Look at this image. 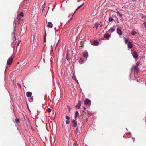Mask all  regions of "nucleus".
Listing matches in <instances>:
<instances>
[{
    "mask_svg": "<svg viewBox=\"0 0 146 146\" xmlns=\"http://www.w3.org/2000/svg\"><path fill=\"white\" fill-rule=\"evenodd\" d=\"M79 114V113L78 111H76L75 113V118H76L77 117V116Z\"/></svg>",
    "mask_w": 146,
    "mask_h": 146,
    "instance_id": "20",
    "label": "nucleus"
},
{
    "mask_svg": "<svg viewBox=\"0 0 146 146\" xmlns=\"http://www.w3.org/2000/svg\"><path fill=\"white\" fill-rule=\"evenodd\" d=\"M32 94V93L31 92H28L26 93L27 96L28 97H31V96Z\"/></svg>",
    "mask_w": 146,
    "mask_h": 146,
    "instance_id": "14",
    "label": "nucleus"
},
{
    "mask_svg": "<svg viewBox=\"0 0 146 146\" xmlns=\"http://www.w3.org/2000/svg\"><path fill=\"white\" fill-rule=\"evenodd\" d=\"M132 69H133L136 72H138L139 70V68H138V67L137 66H135L134 65L132 67Z\"/></svg>",
    "mask_w": 146,
    "mask_h": 146,
    "instance_id": "6",
    "label": "nucleus"
},
{
    "mask_svg": "<svg viewBox=\"0 0 146 146\" xmlns=\"http://www.w3.org/2000/svg\"><path fill=\"white\" fill-rule=\"evenodd\" d=\"M132 55L135 59L137 58L138 56V54L137 52L135 51H133L132 52Z\"/></svg>",
    "mask_w": 146,
    "mask_h": 146,
    "instance_id": "2",
    "label": "nucleus"
},
{
    "mask_svg": "<svg viewBox=\"0 0 146 146\" xmlns=\"http://www.w3.org/2000/svg\"><path fill=\"white\" fill-rule=\"evenodd\" d=\"M88 56V53L87 52H85L83 53V56L85 58H86Z\"/></svg>",
    "mask_w": 146,
    "mask_h": 146,
    "instance_id": "15",
    "label": "nucleus"
},
{
    "mask_svg": "<svg viewBox=\"0 0 146 146\" xmlns=\"http://www.w3.org/2000/svg\"><path fill=\"white\" fill-rule=\"evenodd\" d=\"M17 84H18V85H19V86H20V85L19 84V83H17Z\"/></svg>",
    "mask_w": 146,
    "mask_h": 146,
    "instance_id": "40",
    "label": "nucleus"
},
{
    "mask_svg": "<svg viewBox=\"0 0 146 146\" xmlns=\"http://www.w3.org/2000/svg\"><path fill=\"white\" fill-rule=\"evenodd\" d=\"M15 121L16 123H18L20 122L19 119L18 118H16V119H15Z\"/></svg>",
    "mask_w": 146,
    "mask_h": 146,
    "instance_id": "23",
    "label": "nucleus"
},
{
    "mask_svg": "<svg viewBox=\"0 0 146 146\" xmlns=\"http://www.w3.org/2000/svg\"><path fill=\"white\" fill-rule=\"evenodd\" d=\"M14 38H15V40H16V38H15V36H14Z\"/></svg>",
    "mask_w": 146,
    "mask_h": 146,
    "instance_id": "39",
    "label": "nucleus"
},
{
    "mask_svg": "<svg viewBox=\"0 0 146 146\" xmlns=\"http://www.w3.org/2000/svg\"><path fill=\"white\" fill-rule=\"evenodd\" d=\"M66 58L67 60H70V58L69 57L68 54V53H67V54L66 56Z\"/></svg>",
    "mask_w": 146,
    "mask_h": 146,
    "instance_id": "22",
    "label": "nucleus"
},
{
    "mask_svg": "<svg viewBox=\"0 0 146 146\" xmlns=\"http://www.w3.org/2000/svg\"><path fill=\"white\" fill-rule=\"evenodd\" d=\"M84 62V60L82 59V58L80 59L79 60V62L80 64H82Z\"/></svg>",
    "mask_w": 146,
    "mask_h": 146,
    "instance_id": "17",
    "label": "nucleus"
},
{
    "mask_svg": "<svg viewBox=\"0 0 146 146\" xmlns=\"http://www.w3.org/2000/svg\"><path fill=\"white\" fill-rule=\"evenodd\" d=\"M74 146H78V144L76 142V143H75V145H74Z\"/></svg>",
    "mask_w": 146,
    "mask_h": 146,
    "instance_id": "35",
    "label": "nucleus"
},
{
    "mask_svg": "<svg viewBox=\"0 0 146 146\" xmlns=\"http://www.w3.org/2000/svg\"><path fill=\"white\" fill-rule=\"evenodd\" d=\"M139 64H140V62L139 61L137 62L136 64V66H137V67H138V66L139 65Z\"/></svg>",
    "mask_w": 146,
    "mask_h": 146,
    "instance_id": "30",
    "label": "nucleus"
},
{
    "mask_svg": "<svg viewBox=\"0 0 146 146\" xmlns=\"http://www.w3.org/2000/svg\"><path fill=\"white\" fill-rule=\"evenodd\" d=\"M84 103L86 105H87L88 106H90L91 104V101L88 99H86L84 102Z\"/></svg>",
    "mask_w": 146,
    "mask_h": 146,
    "instance_id": "1",
    "label": "nucleus"
},
{
    "mask_svg": "<svg viewBox=\"0 0 146 146\" xmlns=\"http://www.w3.org/2000/svg\"><path fill=\"white\" fill-rule=\"evenodd\" d=\"M74 15H73V14L72 16V17H71V18H70V19L69 20L68 22H70L72 19Z\"/></svg>",
    "mask_w": 146,
    "mask_h": 146,
    "instance_id": "32",
    "label": "nucleus"
},
{
    "mask_svg": "<svg viewBox=\"0 0 146 146\" xmlns=\"http://www.w3.org/2000/svg\"><path fill=\"white\" fill-rule=\"evenodd\" d=\"M24 15L23 13L22 12H21L19 15V16L23 17Z\"/></svg>",
    "mask_w": 146,
    "mask_h": 146,
    "instance_id": "25",
    "label": "nucleus"
},
{
    "mask_svg": "<svg viewBox=\"0 0 146 146\" xmlns=\"http://www.w3.org/2000/svg\"><path fill=\"white\" fill-rule=\"evenodd\" d=\"M109 31L111 32H112L113 31H115L114 28H113V27L111 28L109 30Z\"/></svg>",
    "mask_w": 146,
    "mask_h": 146,
    "instance_id": "19",
    "label": "nucleus"
},
{
    "mask_svg": "<svg viewBox=\"0 0 146 146\" xmlns=\"http://www.w3.org/2000/svg\"><path fill=\"white\" fill-rule=\"evenodd\" d=\"M86 121H88V118H86Z\"/></svg>",
    "mask_w": 146,
    "mask_h": 146,
    "instance_id": "42",
    "label": "nucleus"
},
{
    "mask_svg": "<svg viewBox=\"0 0 146 146\" xmlns=\"http://www.w3.org/2000/svg\"><path fill=\"white\" fill-rule=\"evenodd\" d=\"M137 33L135 31H133L131 33V34L133 35H134L137 34Z\"/></svg>",
    "mask_w": 146,
    "mask_h": 146,
    "instance_id": "21",
    "label": "nucleus"
},
{
    "mask_svg": "<svg viewBox=\"0 0 146 146\" xmlns=\"http://www.w3.org/2000/svg\"><path fill=\"white\" fill-rule=\"evenodd\" d=\"M124 40H125V43L126 44L127 42L128 43V39L126 38H124Z\"/></svg>",
    "mask_w": 146,
    "mask_h": 146,
    "instance_id": "27",
    "label": "nucleus"
},
{
    "mask_svg": "<svg viewBox=\"0 0 146 146\" xmlns=\"http://www.w3.org/2000/svg\"><path fill=\"white\" fill-rule=\"evenodd\" d=\"M99 42L97 40L94 41L93 43V44L94 45L96 46L98 44Z\"/></svg>",
    "mask_w": 146,
    "mask_h": 146,
    "instance_id": "16",
    "label": "nucleus"
},
{
    "mask_svg": "<svg viewBox=\"0 0 146 146\" xmlns=\"http://www.w3.org/2000/svg\"><path fill=\"white\" fill-rule=\"evenodd\" d=\"M117 14L121 17L122 16V14L119 12V11H117Z\"/></svg>",
    "mask_w": 146,
    "mask_h": 146,
    "instance_id": "26",
    "label": "nucleus"
},
{
    "mask_svg": "<svg viewBox=\"0 0 146 146\" xmlns=\"http://www.w3.org/2000/svg\"><path fill=\"white\" fill-rule=\"evenodd\" d=\"M67 108L68 111H70L71 110V108H70V107L68 105H67Z\"/></svg>",
    "mask_w": 146,
    "mask_h": 146,
    "instance_id": "29",
    "label": "nucleus"
},
{
    "mask_svg": "<svg viewBox=\"0 0 146 146\" xmlns=\"http://www.w3.org/2000/svg\"><path fill=\"white\" fill-rule=\"evenodd\" d=\"M47 27L50 28H52L53 27L52 24L50 22H49L47 25Z\"/></svg>",
    "mask_w": 146,
    "mask_h": 146,
    "instance_id": "13",
    "label": "nucleus"
},
{
    "mask_svg": "<svg viewBox=\"0 0 146 146\" xmlns=\"http://www.w3.org/2000/svg\"><path fill=\"white\" fill-rule=\"evenodd\" d=\"M13 59L12 58L10 57L9 58L7 62V65H11L13 62Z\"/></svg>",
    "mask_w": 146,
    "mask_h": 146,
    "instance_id": "3",
    "label": "nucleus"
},
{
    "mask_svg": "<svg viewBox=\"0 0 146 146\" xmlns=\"http://www.w3.org/2000/svg\"><path fill=\"white\" fill-rule=\"evenodd\" d=\"M115 16V17H116L117 19V17L116 16Z\"/></svg>",
    "mask_w": 146,
    "mask_h": 146,
    "instance_id": "43",
    "label": "nucleus"
},
{
    "mask_svg": "<svg viewBox=\"0 0 146 146\" xmlns=\"http://www.w3.org/2000/svg\"><path fill=\"white\" fill-rule=\"evenodd\" d=\"M104 36L106 38L109 39L110 37V35L108 33H106L104 35Z\"/></svg>",
    "mask_w": 146,
    "mask_h": 146,
    "instance_id": "11",
    "label": "nucleus"
},
{
    "mask_svg": "<svg viewBox=\"0 0 146 146\" xmlns=\"http://www.w3.org/2000/svg\"><path fill=\"white\" fill-rule=\"evenodd\" d=\"M128 45H127V46H128V47L129 48H132V47H133V45L130 42H128Z\"/></svg>",
    "mask_w": 146,
    "mask_h": 146,
    "instance_id": "12",
    "label": "nucleus"
},
{
    "mask_svg": "<svg viewBox=\"0 0 146 146\" xmlns=\"http://www.w3.org/2000/svg\"><path fill=\"white\" fill-rule=\"evenodd\" d=\"M80 128V127H79L78 126L77 127L75 131V133L76 135L77 134H79L80 133V131L81 129Z\"/></svg>",
    "mask_w": 146,
    "mask_h": 146,
    "instance_id": "4",
    "label": "nucleus"
},
{
    "mask_svg": "<svg viewBox=\"0 0 146 146\" xmlns=\"http://www.w3.org/2000/svg\"><path fill=\"white\" fill-rule=\"evenodd\" d=\"M84 109H85L86 108H85V107H84Z\"/></svg>",
    "mask_w": 146,
    "mask_h": 146,
    "instance_id": "44",
    "label": "nucleus"
},
{
    "mask_svg": "<svg viewBox=\"0 0 146 146\" xmlns=\"http://www.w3.org/2000/svg\"><path fill=\"white\" fill-rule=\"evenodd\" d=\"M51 110L50 108H48L47 109V111L48 112H50L51 111Z\"/></svg>",
    "mask_w": 146,
    "mask_h": 146,
    "instance_id": "33",
    "label": "nucleus"
},
{
    "mask_svg": "<svg viewBox=\"0 0 146 146\" xmlns=\"http://www.w3.org/2000/svg\"><path fill=\"white\" fill-rule=\"evenodd\" d=\"M65 118L67 119V120L66 121V123L67 124H69L70 123V118L68 116L66 115L65 116Z\"/></svg>",
    "mask_w": 146,
    "mask_h": 146,
    "instance_id": "7",
    "label": "nucleus"
},
{
    "mask_svg": "<svg viewBox=\"0 0 146 146\" xmlns=\"http://www.w3.org/2000/svg\"><path fill=\"white\" fill-rule=\"evenodd\" d=\"M18 41H19V42H18V43L17 44V46H19V43H20V41L19 40H18Z\"/></svg>",
    "mask_w": 146,
    "mask_h": 146,
    "instance_id": "38",
    "label": "nucleus"
},
{
    "mask_svg": "<svg viewBox=\"0 0 146 146\" xmlns=\"http://www.w3.org/2000/svg\"><path fill=\"white\" fill-rule=\"evenodd\" d=\"M73 126L74 127H76L77 126V122L75 120H73L72 121Z\"/></svg>",
    "mask_w": 146,
    "mask_h": 146,
    "instance_id": "9",
    "label": "nucleus"
},
{
    "mask_svg": "<svg viewBox=\"0 0 146 146\" xmlns=\"http://www.w3.org/2000/svg\"><path fill=\"white\" fill-rule=\"evenodd\" d=\"M59 39H58L57 40V41H56V42H57V43H56V46H55V48H56L58 44V43H59Z\"/></svg>",
    "mask_w": 146,
    "mask_h": 146,
    "instance_id": "28",
    "label": "nucleus"
},
{
    "mask_svg": "<svg viewBox=\"0 0 146 146\" xmlns=\"http://www.w3.org/2000/svg\"><path fill=\"white\" fill-rule=\"evenodd\" d=\"M117 32L119 35H122V32L119 28L117 29Z\"/></svg>",
    "mask_w": 146,
    "mask_h": 146,
    "instance_id": "8",
    "label": "nucleus"
},
{
    "mask_svg": "<svg viewBox=\"0 0 146 146\" xmlns=\"http://www.w3.org/2000/svg\"><path fill=\"white\" fill-rule=\"evenodd\" d=\"M17 19H18V20L19 21L21 20V18H20V17H17Z\"/></svg>",
    "mask_w": 146,
    "mask_h": 146,
    "instance_id": "36",
    "label": "nucleus"
},
{
    "mask_svg": "<svg viewBox=\"0 0 146 146\" xmlns=\"http://www.w3.org/2000/svg\"><path fill=\"white\" fill-rule=\"evenodd\" d=\"M107 26H106V27H105V29H107Z\"/></svg>",
    "mask_w": 146,
    "mask_h": 146,
    "instance_id": "41",
    "label": "nucleus"
},
{
    "mask_svg": "<svg viewBox=\"0 0 146 146\" xmlns=\"http://www.w3.org/2000/svg\"><path fill=\"white\" fill-rule=\"evenodd\" d=\"M82 5H81L80 6H79L78 7L77 9H76V10L75 11H74V13H73V15H74V14L76 12L78 9H79V8H80V7L82 6Z\"/></svg>",
    "mask_w": 146,
    "mask_h": 146,
    "instance_id": "24",
    "label": "nucleus"
},
{
    "mask_svg": "<svg viewBox=\"0 0 146 146\" xmlns=\"http://www.w3.org/2000/svg\"><path fill=\"white\" fill-rule=\"evenodd\" d=\"M113 19L112 18V17H109V22H112L113 21Z\"/></svg>",
    "mask_w": 146,
    "mask_h": 146,
    "instance_id": "18",
    "label": "nucleus"
},
{
    "mask_svg": "<svg viewBox=\"0 0 146 146\" xmlns=\"http://www.w3.org/2000/svg\"><path fill=\"white\" fill-rule=\"evenodd\" d=\"M80 47H82V46H80Z\"/></svg>",
    "mask_w": 146,
    "mask_h": 146,
    "instance_id": "45",
    "label": "nucleus"
},
{
    "mask_svg": "<svg viewBox=\"0 0 146 146\" xmlns=\"http://www.w3.org/2000/svg\"><path fill=\"white\" fill-rule=\"evenodd\" d=\"M46 4V2H45L44 4L42 6V7L43 8V9L45 7V5Z\"/></svg>",
    "mask_w": 146,
    "mask_h": 146,
    "instance_id": "34",
    "label": "nucleus"
},
{
    "mask_svg": "<svg viewBox=\"0 0 146 146\" xmlns=\"http://www.w3.org/2000/svg\"><path fill=\"white\" fill-rule=\"evenodd\" d=\"M81 101H79L78 102V104L76 106V107L78 108V109H79L80 108V106L81 105Z\"/></svg>",
    "mask_w": 146,
    "mask_h": 146,
    "instance_id": "10",
    "label": "nucleus"
},
{
    "mask_svg": "<svg viewBox=\"0 0 146 146\" xmlns=\"http://www.w3.org/2000/svg\"><path fill=\"white\" fill-rule=\"evenodd\" d=\"M100 22H96L95 23L94 26L93 27V28H96V29H97L98 26L100 25Z\"/></svg>",
    "mask_w": 146,
    "mask_h": 146,
    "instance_id": "5",
    "label": "nucleus"
},
{
    "mask_svg": "<svg viewBox=\"0 0 146 146\" xmlns=\"http://www.w3.org/2000/svg\"><path fill=\"white\" fill-rule=\"evenodd\" d=\"M72 78H73V79L74 80H75L77 82H78V81H77V80L75 78V76H72Z\"/></svg>",
    "mask_w": 146,
    "mask_h": 146,
    "instance_id": "31",
    "label": "nucleus"
},
{
    "mask_svg": "<svg viewBox=\"0 0 146 146\" xmlns=\"http://www.w3.org/2000/svg\"><path fill=\"white\" fill-rule=\"evenodd\" d=\"M144 24H145V28L146 29V22H145L144 23Z\"/></svg>",
    "mask_w": 146,
    "mask_h": 146,
    "instance_id": "37",
    "label": "nucleus"
},
{
    "mask_svg": "<svg viewBox=\"0 0 146 146\" xmlns=\"http://www.w3.org/2000/svg\"><path fill=\"white\" fill-rule=\"evenodd\" d=\"M31 99H33V98H32H32H31Z\"/></svg>",
    "mask_w": 146,
    "mask_h": 146,
    "instance_id": "46",
    "label": "nucleus"
}]
</instances>
